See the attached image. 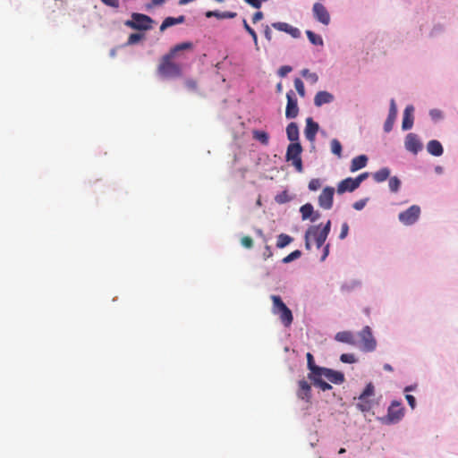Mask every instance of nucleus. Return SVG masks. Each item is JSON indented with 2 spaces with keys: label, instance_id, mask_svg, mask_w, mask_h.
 <instances>
[{
  "label": "nucleus",
  "instance_id": "37",
  "mask_svg": "<svg viewBox=\"0 0 458 458\" xmlns=\"http://www.w3.org/2000/svg\"><path fill=\"white\" fill-rule=\"evenodd\" d=\"M374 395V386L369 383L363 392L360 394L359 399H367Z\"/></svg>",
  "mask_w": 458,
  "mask_h": 458
},
{
  "label": "nucleus",
  "instance_id": "16",
  "mask_svg": "<svg viewBox=\"0 0 458 458\" xmlns=\"http://www.w3.org/2000/svg\"><path fill=\"white\" fill-rule=\"evenodd\" d=\"M300 212L303 220L310 218L311 222L317 221L320 216L318 212L314 213L313 206L310 203H306L301 206Z\"/></svg>",
  "mask_w": 458,
  "mask_h": 458
},
{
  "label": "nucleus",
  "instance_id": "42",
  "mask_svg": "<svg viewBox=\"0 0 458 458\" xmlns=\"http://www.w3.org/2000/svg\"><path fill=\"white\" fill-rule=\"evenodd\" d=\"M308 187L310 191H315L321 187V181L318 178L311 179Z\"/></svg>",
  "mask_w": 458,
  "mask_h": 458
},
{
  "label": "nucleus",
  "instance_id": "1",
  "mask_svg": "<svg viewBox=\"0 0 458 458\" xmlns=\"http://www.w3.org/2000/svg\"><path fill=\"white\" fill-rule=\"evenodd\" d=\"M193 49L191 42H182L173 47L169 52L164 55L157 65V73L163 78H179L182 75V66L174 62V59L182 56L183 51Z\"/></svg>",
  "mask_w": 458,
  "mask_h": 458
},
{
  "label": "nucleus",
  "instance_id": "48",
  "mask_svg": "<svg viewBox=\"0 0 458 458\" xmlns=\"http://www.w3.org/2000/svg\"><path fill=\"white\" fill-rule=\"evenodd\" d=\"M348 232H349V225H348V224L346 222H344L342 225L341 232H340V234H339V238L341 240H344L348 235Z\"/></svg>",
  "mask_w": 458,
  "mask_h": 458
},
{
  "label": "nucleus",
  "instance_id": "56",
  "mask_svg": "<svg viewBox=\"0 0 458 458\" xmlns=\"http://www.w3.org/2000/svg\"><path fill=\"white\" fill-rule=\"evenodd\" d=\"M264 17L263 15V13L262 12H257L253 14L252 16V22L253 23H256L258 22L259 21L262 20Z\"/></svg>",
  "mask_w": 458,
  "mask_h": 458
},
{
  "label": "nucleus",
  "instance_id": "22",
  "mask_svg": "<svg viewBox=\"0 0 458 458\" xmlns=\"http://www.w3.org/2000/svg\"><path fill=\"white\" fill-rule=\"evenodd\" d=\"M368 157L365 155H360L352 158L351 162L350 171L354 173L367 165Z\"/></svg>",
  "mask_w": 458,
  "mask_h": 458
},
{
  "label": "nucleus",
  "instance_id": "14",
  "mask_svg": "<svg viewBox=\"0 0 458 458\" xmlns=\"http://www.w3.org/2000/svg\"><path fill=\"white\" fill-rule=\"evenodd\" d=\"M396 115H397V108H396L395 101H394V99H391L389 114H388V116H387L385 123H384V131L386 132H389L392 131Z\"/></svg>",
  "mask_w": 458,
  "mask_h": 458
},
{
  "label": "nucleus",
  "instance_id": "9",
  "mask_svg": "<svg viewBox=\"0 0 458 458\" xmlns=\"http://www.w3.org/2000/svg\"><path fill=\"white\" fill-rule=\"evenodd\" d=\"M313 15L324 25H328L330 22V14L327 8L320 3H315L312 8Z\"/></svg>",
  "mask_w": 458,
  "mask_h": 458
},
{
  "label": "nucleus",
  "instance_id": "15",
  "mask_svg": "<svg viewBox=\"0 0 458 458\" xmlns=\"http://www.w3.org/2000/svg\"><path fill=\"white\" fill-rule=\"evenodd\" d=\"M318 128V124L316 122H314L312 118H307L304 134L309 141H314Z\"/></svg>",
  "mask_w": 458,
  "mask_h": 458
},
{
  "label": "nucleus",
  "instance_id": "17",
  "mask_svg": "<svg viewBox=\"0 0 458 458\" xmlns=\"http://www.w3.org/2000/svg\"><path fill=\"white\" fill-rule=\"evenodd\" d=\"M307 233L308 236L315 240L318 248H320L327 240V237L319 233V226H310Z\"/></svg>",
  "mask_w": 458,
  "mask_h": 458
},
{
  "label": "nucleus",
  "instance_id": "27",
  "mask_svg": "<svg viewBox=\"0 0 458 458\" xmlns=\"http://www.w3.org/2000/svg\"><path fill=\"white\" fill-rule=\"evenodd\" d=\"M286 135L288 140L292 142H298L299 140V129L295 123H290L286 127Z\"/></svg>",
  "mask_w": 458,
  "mask_h": 458
},
{
  "label": "nucleus",
  "instance_id": "21",
  "mask_svg": "<svg viewBox=\"0 0 458 458\" xmlns=\"http://www.w3.org/2000/svg\"><path fill=\"white\" fill-rule=\"evenodd\" d=\"M335 340L338 342L345 343L356 346L357 339L355 335L349 331L338 332L335 335Z\"/></svg>",
  "mask_w": 458,
  "mask_h": 458
},
{
  "label": "nucleus",
  "instance_id": "50",
  "mask_svg": "<svg viewBox=\"0 0 458 458\" xmlns=\"http://www.w3.org/2000/svg\"><path fill=\"white\" fill-rule=\"evenodd\" d=\"M247 4L251 5L254 8H260L262 2H267V0H244Z\"/></svg>",
  "mask_w": 458,
  "mask_h": 458
},
{
  "label": "nucleus",
  "instance_id": "20",
  "mask_svg": "<svg viewBox=\"0 0 458 458\" xmlns=\"http://www.w3.org/2000/svg\"><path fill=\"white\" fill-rule=\"evenodd\" d=\"M334 100V96L327 91H318L314 98L316 106H321L324 104H329Z\"/></svg>",
  "mask_w": 458,
  "mask_h": 458
},
{
  "label": "nucleus",
  "instance_id": "45",
  "mask_svg": "<svg viewBox=\"0 0 458 458\" xmlns=\"http://www.w3.org/2000/svg\"><path fill=\"white\" fill-rule=\"evenodd\" d=\"M241 243L246 249H250L253 247V240L250 236H243L241 239Z\"/></svg>",
  "mask_w": 458,
  "mask_h": 458
},
{
  "label": "nucleus",
  "instance_id": "38",
  "mask_svg": "<svg viewBox=\"0 0 458 458\" xmlns=\"http://www.w3.org/2000/svg\"><path fill=\"white\" fill-rule=\"evenodd\" d=\"M388 185L391 191L397 192L401 186V181L396 176L391 177Z\"/></svg>",
  "mask_w": 458,
  "mask_h": 458
},
{
  "label": "nucleus",
  "instance_id": "39",
  "mask_svg": "<svg viewBox=\"0 0 458 458\" xmlns=\"http://www.w3.org/2000/svg\"><path fill=\"white\" fill-rule=\"evenodd\" d=\"M301 75L311 83H316L318 81V76L314 72H310L309 69H303L301 71Z\"/></svg>",
  "mask_w": 458,
  "mask_h": 458
},
{
  "label": "nucleus",
  "instance_id": "26",
  "mask_svg": "<svg viewBox=\"0 0 458 458\" xmlns=\"http://www.w3.org/2000/svg\"><path fill=\"white\" fill-rule=\"evenodd\" d=\"M427 149L428 153L435 157H440L443 154V147L438 140H429L427 145Z\"/></svg>",
  "mask_w": 458,
  "mask_h": 458
},
{
  "label": "nucleus",
  "instance_id": "35",
  "mask_svg": "<svg viewBox=\"0 0 458 458\" xmlns=\"http://www.w3.org/2000/svg\"><path fill=\"white\" fill-rule=\"evenodd\" d=\"M242 25L245 30L251 36L253 42L256 46V48L259 49L258 47V36L255 30L248 24L247 21L245 19L242 20Z\"/></svg>",
  "mask_w": 458,
  "mask_h": 458
},
{
  "label": "nucleus",
  "instance_id": "40",
  "mask_svg": "<svg viewBox=\"0 0 458 458\" xmlns=\"http://www.w3.org/2000/svg\"><path fill=\"white\" fill-rule=\"evenodd\" d=\"M294 87L298 92V94L301 97H305V87L303 81L300 78H296L294 80Z\"/></svg>",
  "mask_w": 458,
  "mask_h": 458
},
{
  "label": "nucleus",
  "instance_id": "52",
  "mask_svg": "<svg viewBox=\"0 0 458 458\" xmlns=\"http://www.w3.org/2000/svg\"><path fill=\"white\" fill-rule=\"evenodd\" d=\"M369 177V173L365 172L359 174L354 180L356 181L358 186L360 187V183L365 181Z\"/></svg>",
  "mask_w": 458,
  "mask_h": 458
},
{
  "label": "nucleus",
  "instance_id": "10",
  "mask_svg": "<svg viewBox=\"0 0 458 458\" xmlns=\"http://www.w3.org/2000/svg\"><path fill=\"white\" fill-rule=\"evenodd\" d=\"M403 416V408L398 402H393L387 411V420L390 422H397Z\"/></svg>",
  "mask_w": 458,
  "mask_h": 458
},
{
  "label": "nucleus",
  "instance_id": "44",
  "mask_svg": "<svg viewBox=\"0 0 458 458\" xmlns=\"http://www.w3.org/2000/svg\"><path fill=\"white\" fill-rule=\"evenodd\" d=\"M142 38V35L139 33H132L129 36L127 44L128 45H134L138 43Z\"/></svg>",
  "mask_w": 458,
  "mask_h": 458
},
{
  "label": "nucleus",
  "instance_id": "63",
  "mask_svg": "<svg viewBox=\"0 0 458 458\" xmlns=\"http://www.w3.org/2000/svg\"><path fill=\"white\" fill-rule=\"evenodd\" d=\"M384 369H385V370H392V367H391L389 364H386V365L384 366Z\"/></svg>",
  "mask_w": 458,
  "mask_h": 458
},
{
  "label": "nucleus",
  "instance_id": "43",
  "mask_svg": "<svg viewBox=\"0 0 458 458\" xmlns=\"http://www.w3.org/2000/svg\"><path fill=\"white\" fill-rule=\"evenodd\" d=\"M340 360L344 363H354L356 361V358L353 354L351 353H344L341 355Z\"/></svg>",
  "mask_w": 458,
  "mask_h": 458
},
{
  "label": "nucleus",
  "instance_id": "31",
  "mask_svg": "<svg viewBox=\"0 0 458 458\" xmlns=\"http://www.w3.org/2000/svg\"><path fill=\"white\" fill-rule=\"evenodd\" d=\"M293 242V238L285 233H281L277 237L276 247L283 249Z\"/></svg>",
  "mask_w": 458,
  "mask_h": 458
},
{
  "label": "nucleus",
  "instance_id": "64",
  "mask_svg": "<svg viewBox=\"0 0 458 458\" xmlns=\"http://www.w3.org/2000/svg\"><path fill=\"white\" fill-rule=\"evenodd\" d=\"M276 90H277V92H281L282 91V84L281 83H278L276 85Z\"/></svg>",
  "mask_w": 458,
  "mask_h": 458
},
{
  "label": "nucleus",
  "instance_id": "7",
  "mask_svg": "<svg viewBox=\"0 0 458 458\" xmlns=\"http://www.w3.org/2000/svg\"><path fill=\"white\" fill-rule=\"evenodd\" d=\"M287 104L285 108V116L288 119L295 118L299 114V107L297 98L293 90L286 93Z\"/></svg>",
  "mask_w": 458,
  "mask_h": 458
},
{
  "label": "nucleus",
  "instance_id": "49",
  "mask_svg": "<svg viewBox=\"0 0 458 458\" xmlns=\"http://www.w3.org/2000/svg\"><path fill=\"white\" fill-rule=\"evenodd\" d=\"M292 71V67L289 65L281 66L278 70V75L280 77L286 76Z\"/></svg>",
  "mask_w": 458,
  "mask_h": 458
},
{
  "label": "nucleus",
  "instance_id": "18",
  "mask_svg": "<svg viewBox=\"0 0 458 458\" xmlns=\"http://www.w3.org/2000/svg\"><path fill=\"white\" fill-rule=\"evenodd\" d=\"M413 111L412 106H407L403 112L402 128L404 131L410 130L413 125Z\"/></svg>",
  "mask_w": 458,
  "mask_h": 458
},
{
  "label": "nucleus",
  "instance_id": "46",
  "mask_svg": "<svg viewBox=\"0 0 458 458\" xmlns=\"http://www.w3.org/2000/svg\"><path fill=\"white\" fill-rule=\"evenodd\" d=\"M184 83H185L186 88L191 91H195L198 89V84L195 80L188 79L185 81Z\"/></svg>",
  "mask_w": 458,
  "mask_h": 458
},
{
  "label": "nucleus",
  "instance_id": "30",
  "mask_svg": "<svg viewBox=\"0 0 458 458\" xmlns=\"http://www.w3.org/2000/svg\"><path fill=\"white\" fill-rule=\"evenodd\" d=\"M390 175V170L387 167H384L373 174V178L377 182H382L386 181Z\"/></svg>",
  "mask_w": 458,
  "mask_h": 458
},
{
  "label": "nucleus",
  "instance_id": "12",
  "mask_svg": "<svg viewBox=\"0 0 458 458\" xmlns=\"http://www.w3.org/2000/svg\"><path fill=\"white\" fill-rule=\"evenodd\" d=\"M358 188H359V186H358L356 181L354 180V178L348 177V178H345L344 180H342L338 183L336 191L338 194H344L346 191L352 192Z\"/></svg>",
  "mask_w": 458,
  "mask_h": 458
},
{
  "label": "nucleus",
  "instance_id": "61",
  "mask_svg": "<svg viewBox=\"0 0 458 458\" xmlns=\"http://www.w3.org/2000/svg\"><path fill=\"white\" fill-rule=\"evenodd\" d=\"M265 258H269L272 256V251L269 246H266V251L264 252Z\"/></svg>",
  "mask_w": 458,
  "mask_h": 458
},
{
  "label": "nucleus",
  "instance_id": "60",
  "mask_svg": "<svg viewBox=\"0 0 458 458\" xmlns=\"http://www.w3.org/2000/svg\"><path fill=\"white\" fill-rule=\"evenodd\" d=\"M328 252H329V244L326 245V247L324 248V253L321 257V261H324L326 259V258L328 255Z\"/></svg>",
  "mask_w": 458,
  "mask_h": 458
},
{
  "label": "nucleus",
  "instance_id": "53",
  "mask_svg": "<svg viewBox=\"0 0 458 458\" xmlns=\"http://www.w3.org/2000/svg\"><path fill=\"white\" fill-rule=\"evenodd\" d=\"M405 398L409 403V405L411 406V409H414L415 406H416V400H415V397L411 394H406L405 395Z\"/></svg>",
  "mask_w": 458,
  "mask_h": 458
},
{
  "label": "nucleus",
  "instance_id": "62",
  "mask_svg": "<svg viewBox=\"0 0 458 458\" xmlns=\"http://www.w3.org/2000/svg\"><path fill=\"white\" fill-rule=\"evenodd\" d=\"M412 390H414V386H406L405 389H404V391L406 393L409 392V391H412Z\"/></svg>",
  "mask_w": 458,
  "mask_h": 458
},
{
  "label": "nucleus",
  "instance_id": "54",
  "mask_svg": "<svg viewBox=\"0 0 458 458\" xmlns=\"http://www.w3.org/2000/svg\"><path fill=\"white\" fill-rule=\"evenodd\" d=\"M105 4L108 5V6H111V7H114V8H118L119 7V1L118 0H101Z\"/></svg>",
  "mask_w": 458,
  "mask_h": 458
},
{
  "label": "nucleus",
  "instance_id": "34",
  "mask_svg": "<svg viewBox=\"0 0 458 458\" xmlns=\"http://www.w3.org/2000/svg\"><path fill=\"white\" fill-rule=\"evenodd\" d=\"M373 402L369 399H359V403H357V407L361 411H369L372 408Z\"/></svg>",
  "mask_w": 458,
  "mask_h": 458
},
{
  "label": "nucleus",
  "instance_id": "6",
  "mask_svg": "<svg viewBox=\"0 0 458 458\" xmlns=\"http://www.w3.org/2000/svg\"><path fill=\"white\" fill-rule=\"evenodd\" d=\"M420 216V208L418 205H412L406 210L399 213V221L404 225H411L417 222Z\"/></svg>",
  "mask_w": 458,
  "mask_h": 458
},
{
  "label": "nucleus",
  "instance_id": "47",
  "mask_svg": "<svg viewBox=\"0 0 458 458\" xmlns=\"http://www.w3.org/2000/svg\"><path fill=\"white\" fill-rule=\"evenodd\" d=\"M368 201V199H360L352 204V208L356 210H361L364 208Z\"/></svg>",
  "mask_w": 458,
  "mask_h": 458
},
{
  "label": "nucleus",
  "instance_id": "5",
  "mask_svg": "<svg viewBox=\"0 0 458 458\" xmlns=\"http://www.w3.org/2000/svg\"><path fill=\"white\" fill-rule=\"evenodd\" d=\"M153 20L142 13H133L131 14V20H128L125 21V25L129 28L139 30H148L152 28Z\"/></svg>",
  "mask_w": 458,
  "mask_h": 458
},
{
  "label": "nucleus",
  "instance_id": "58",
  "mask_svg": "<svg viewBox=\"0 0 458 458\" xmlns=\"http://www.w3.org/2000/svg\"><path fill=\"white\" fill-rule=\"evenodd\" d=\"M165 0H151V3L148 5V8L153 6H160L162 5Z\"/></svg>",
  "mask_w": 458,
  "mask_h": 458
},
{
  "label": "nucleus",
  "instance_id": "23",
  "mask_svg": "<svg viewBox=\"0 0 458 458\" xmlns=\"http://www.w3.org/2000/svg\"><path fill=\"white\" fill-rule=\"evenodd\" d=\"M310 386L304 380H301L299 382V390L297 395L299 398L302 400L310 401Z\"/></svg>",
  "mask_w": 458,
  "mask_h": 458
},
{
  "label": "nucleus",
  "instance_id": "36",
  "mask_svg": "<svg viewBox=\"0 0 458 458\" xmlns=\"http://www.w3.org/2000/svg\"><path fill=\"white\" fill-rule=\"evenodd\" d=\"M331 151L339 157L342 156V145L338 140L333 139L331 140Z\"/></svg>",
  "mask_w": 458,
  "mask_h": 458
},
{
  "label": "nucleus",
  "instance_id": "57",
  "mask_svg": "<svg viewBox=\"0 0 458 458\" xmlns=\"http://www.w3.org/2000/svg\"><path fill=\"white\" fill-rule=\"evenodd\" d=\"M430 115H431L432 118L437 119V118H440L442 116V113H441V111H439L437 109H432L430 111Z\"/></svg>",
  "mask_w": 458,
  "mask_h": 458
},
{
  "label": "nucleus",
  "instance_id": "25",
  "mask_svg": "<svg viewBox=\"0 0 458 458\" xmlns=\"http://www.w3.org/2000/svg\"><path fill=\"white\" fill-rule=\"evenodd\" d=\"M184 21H185V17L183 15H180L176 18L167 17L163 21V22L160 26V31H164L165 30H166L167 28H169L171 26H174L176 24H181V23L184 22Z\"/></svg>",
  "mask_w": 458,
  "mask_h": 458
},
{
  "label": "nucleus",
  "instance_id": "29",
  "mask_svg": "<svg viewBox=\"0 0 458 458\" xmlns=\"http://www.w3.org/2000/svg\"><path fill=\"white\" fill-rule=\"evenodd\" d=\"M253 139L267 146L269 143V135L264 131L255 130L252 131Z\"/></svg>",
  "mask_w": 458,
  "mask_h": 458
},
{
  "label": "nucleus",
  "instance_id": "8",
  "mask_svg": "<svg viewBox=\"0 0 458 458\" xmlns=\"http://www.w3.org/2000/svg\"><path fill=\"white\" fill-rule=\"evenodd\" d=\"M335 189L327 186L323 189L318 196V204L324 209H330L333 207Z\"/></svg>",
  "mask_w": 458,
  "mask_h": 458
},
{
  "label": "nucleus",
  "instance_id": "13",
  "mask_svg": "<svg viewBox=\"0 0 458 458\" xmlns=\"http://www.w3.org/2000/svg\"><path fill=\"white\" fill-rule=\"evenodd\" d=\"M274 29L284 31L285 33H288L294 38H298L301 37V31L299 29L293 27L292 25L286 23V22H273L271 25Z\"/></svg>",
  "mask_w": 458,
  "mask_h": 458
},
{
  "label": "nucleus",
  "instance_id": "2",
  "mask_svg": "<svg viewBox=\"0 0 458 458\" xmlns=\"http://www.w3.org/2000/svg\"><path fill=\"white\" fill-rule=\"evenodd\" d=\"M270 298L273 302L271 310L272 313L279 317L284 327H290L293 320L291 310L285 305L280 296L271 295Z\"/></svg>",
  "mask_w": 458,
  "mask_h": 458
},
{
  "label": "nucleus",
  "instance_id": "32",
  "mask_svg": "<svg viewBox=\"0 0 458 458\" xmlns=\"http://www.w3.org/2000/svg\"><path fill=\"white\" fill-rule=\"evenodd\" d=\"M327 380L333 384H342L344 381V374H324Z\"/></svg>",
  "mask_w": 458,
  "mask_h": 458
},
{
  "label": "nucleus",
  "instance_id": "55",
  "mask_svg": "<svg viewBox=\"0 0 458 458\" xmlns=\"http://www.w3.org/2000/svg\"><path fill=\"white\" fill-rule=\"evenodd\" d=\"M264 36L267 41L272 40V31L268 25H266V27H265Z\"/></svg>",
  "mask_w": 458,
  "mask_h": 458
},
{
  "label": "nucleus",
  "instance_id": "41",
  "mask_svg": "<svg viewBox=\"0 0 458 458\" xmlns=\"http://www.w3.org/2000/svg\"><path fill=\"white\" fill-rule=\"evenodd\" d=\"M301 250H294V251L291 252V253H290L289 255H287L286 257H284V258L283 259V262H284V263H290V262H292V261H293V260H295V259H299V258L301 257Z\"/></svg>",
  "mask_w": 458,
  "mask_h": 458
},
{
  "label": "nucleus",
  "instance_id": "4",
  "mask_svg": "<svg viewBox=\"0 0 458 458\" xmlns=\"http://www.w3.org/2000/svg\"><path fill=\"white\" fill-rule=\"evenodd\" d=\"M302 148L299 142L290 143L287 147L285 155L286 161L292 162L293 165L299 173H302L303 166L301 157Z\"/></svg>",
  "mask_w": 458,
  "mask_h": 458
},
{
  "label": "nucleus",
  "instance_id": "11",
  "mask_svg": "<svg viewBox=\"0 0 458 458\" xmlns=\"http://www.w3.org/2000/svg\"><path fill=\"white\" fill-rule=\"evenodd\" d=\"M404 144L406 149L413 154H417L422 148L421 142L414 133H409L406 136Z\"/></svg>",
  "mask_w": 458,
  "mask_h": 458
},
{
  "label": "nucleus",
  "instance_id": "28",
  "mask_svg": "<svg viewBox=\"0 0 458 458\" xmlns=\"http://www.w3.org/2000/svg\"><path fill=\"white\" fill-rule=\"evenodd\" d=\"M237 13L233 12H218V11H208L206 13L208 18L216 17L218 19H232L236 17Z\"/></svg>",
  "mask_w": 458,
  "mask_h": 458
},
{
  "label": "nucleus",
  "instance_id": "24",
  "mask_svg": "<svg viewBox=\"0 0 458 458\" xmlns=\"http://www.w3.org/2000/svg\"><path fill=\"white\" fill-rule=\"evenodd\" d=\"M307 362H308V368L310 370V372H337L336 370L327 369V368H320L315 364L314 357L310 352L307 353Z\"/></svg>",
  "mask_w": 458,
  "mask_h": 458
},
{
  "label": "nucleus",
  "instance_id": "33",
  "mask_svg": "<svg viewBox=\"0 0 458 458\" xmlns=\"http://www.w3.org/2000/svg\"><path fill=\"white\" fill-rule=\"evenodd\" d=\"M306 35L311 44H313L315 46H322L323 45V39L319 35L315 34L311 30H307Z\"/></svg>",
  "mask_w": 458,
  "mask_h": 458
},
{
  "label": "nucleus",
  "instance_id": "19",
  "mask_svg": "<svg viewBox=\"0 0 458 458\" xmlns=\"http://www.w3.org/2000/svg\"><path fill=\"white\" fill-rule=\"evenodd\" d=\"M323 375L324 374H309L310 379L315 386L320 388L322 391L329 390L332 386L327 380L326 381L322 378Z\"/></svg>",
  "mask_w": 458,
  "mask_h": 458
},
{
  "label": "nucleus",
  "instance_id": "59",
  "mask_svg": "<svg viewBox=\"0 0 458 458\" xmlns=\"http://www.w3.org/2000/svg\"><path fill=\"white\" fill-rule=\"evenodd\" d=\"M310 237L308 236V233L306 232L305 233V247L308 250H310L311 249V244H310Z\"/></svg>",
  "mask_w": 458,
  "mask_h": 458
},
{
  "label": "nucleus",
  "instance_id": "3",
  "mask_svg": "<svg viewBox=\"0 0 458 458\" xmlns=\"http://www.w3.org/2000/svg\"><path fill=\"white\" fill-rule=\"evenodd\" d=\"M356 347L364 352H372L375 350L377 342L373 337L371 329L366 326L357 335Z\"/></svg>",
  "mask_w": 458,
  "mask_h": 458
},
{
  "label": "nucleus",
  "instance_id": "51",
  "mask_svg": "<svg viewBox=\"0 0 458 458\" xmlns=\"http://www.w3.org/2000/svg\"><path fill=\"white\" fill-rule=\"evenodd\" d=\"M330 227H331V222L327 221V223L324 225V227L322 229L319 228V233L327 238L329 232H330Z\"/></svg>",
  "mask_w": 458,
  "mask_h": 458
}]
</instances>
